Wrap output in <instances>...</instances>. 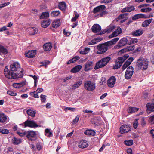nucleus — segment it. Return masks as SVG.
<instances>
[{"instance_id": "nucleus-59", "label": "nucleus", "mask_w": 154, "mask_h": 154, "mask_svg": "<svg viewBox=\"0 0 154 154\" xmlns=\"http://www.w3.org/2000/svg\"><path fill=\"white\" fill-rule=\"evenodd\" d=\"M46 96L44 95H41L40 98H41V101L42 102H45L46 100Z\"/></svg>"}, {"instance_id": "nucleus-19", "label": "nucleus", "mask_w": 154, "mask_h": 154, "mask_svg": "<svg viewBox=\"0 0 154 154\" xmlns=\"http://www.w3.org/2000/svg\"><path fill=\"white\" fill-rule=\"evenodd\" d=\"M127 15L126 14H123L119 15L118 18L117 20H120L121 23H122L126 21L127 19Z\"/></svg>"}, {"instance_id": "nucleus-20", "label": "nucleus", "mask_w": 154, "mask_h": 154, "mask_svg": "<svg viewBox=\"0 0 154 154\" xmlns=\"http://www.w3.org/2000/svg\"><path fill=\"white\" fill-rule=\"evenodd\" d=\"M35 50H32L29 51L27 53L25 54V56L29 58H32L36 54Z\"/></svg>"}, {"instance_id": "nucleus-34", "label": "nucleus", "mask_w": 154, "mask_h": 154, "mask_svg": "<svg viewBox=\"0 0 154 154\" xmlns=\"http://www.w3.org/2000/svg\"><path fill=\"white\" fill-rule=\"evenodd\" d=\"M139 109L135 107H129L127 109L128 113H132L138 111Z\"/></svg>"}, {"instance_id": "nucleus-45", "label": "nucleus", "mask_w": 154, "mask_h": 154, "mask_svg": "<svg viewBox=\"0 0 154 154\" xmlns=\"http://www.w3.org/2000/svg\"><path fill=\"white\" fill-rule=\"evenodd\" d=\"M90 50V49L89 48H85L84 49L81 51H80V53L82 54H86Z\"/></svg>"}, {"instance_id": "nucleus-22", "label": "nucleus", "mask_w": 154, "mask_h": 154, "mask_svg": "<svg viewBox=\"0 0 154 154\" xmlns=\"http://www.w3.org/2000/svg\"><path fill=\"white\" fill-rule=\"evenodd\" d=\"M105 66H106L105 64L101 60L96 63L94 69L96 70L99 68L103 67Z\"/></svg>"}, {"instance_id": "nucleus-35", "label": "nucleus", "mask_w": 154, "mask_h": 154, "mask_svg": "<svg viewBox=\"0 0 154 154\" xmlns=\"http://www.w3.org/2000/svg\"><path fill=\"white\" fill-rule=\"evenodd\" d=\"M27 113L28 115L33 117L35 116L36 114L35 110H33L31 109H29L27 110Z\"/></svg>"}, {"instance_id": "nucleus-2", "label": "nucleus", "mask_w": 154, "mask_h": 154, "mask_svg": "<svg viewBox=\"0 0 154 154\" xmlns=\"http://www.w3.org/2000/svg\"><path fill=\"white\" fill-rule=\"evenodd\" d=\"M148 61L147 60L140 58L137 60L136 66L138 69L145 70L148 68Z\"/></svg>"}, {"instance_id": "nucleus-50", "label": "nucleus", "mask_w": 154, "mask_h": 154, "mask_svg": "<svg viewBox=\"0 0 154 154\" xmlns=\"http://www.w3.org/2000/svg\"><path fill=\"white\" fill-rule=\"evenodd\" d=\"M124 143L128 146H130L133 144V140H126L124 141Z\"/></svg>"}, {"instance_id": "nucleus-46", "label": "nucleus", "mask_w": 154, "mask_h": 154, "mask_svg": "<svg viewBox=\"0 0 154 154\" xmlns=\"http://www.w3.org/2000/svg\"><path fill=\"white\" fill-rule=\"evenodd\" d=\"M49 17V14L48 12H43L42 15L40 16V19L46 18Z\"/></svg>"}, {"instance_id": "nucleus-40", "label": "nucleus", "mask_w": 154, "mask_h": 154, "mask_svg": "<svg viewBox=\"0 0 154 154\" xmlns=\"http://www.w3.org/2000/svg\"><path fill=\"white\" fill-rule=\"evenodd\" d=\"M82 84V81H78L76 83L72 85V89L75 90L79 88Z\"/></svg>"}, {"instance_id": "nucleus-62", "label": "nucleus", "mask_w": 154, "mask_h": 154, "mask_svg": "<svg viewBox=\"0 0 154 154\" xmlns=\"http://www.w3.org/2000/svg\"><path fill=\"white\" fill-rule=\"evenodd\" d=\"M27 133L25 132H17L18 134L20 136H24L26 134H27Z\"/></svg>"}, {"instance_id": "nucleus-36", "label": "nucleus", "mask_w": 154, "mask_h": 154, "mask_svg": "<svg viewBox=\"0 0 154 154\" xmlns=\"http://www.w3.org/2000/svg\"><path fill=\"white\" fill-rule=\"evenodd\" d=\"M115 28V26L113 24H110L109 25L106 29V32L108 33H110Z\"/></svg>"}, {"instance_id": "nucleus-18", "label": "nucleus", "mask_w": 154, "mask_h": 154, "mask_svg": "<svg viewBox=\"0 0 154 154\" xmlns=\"http://www.w3.org/2000/svg\"><path fill=\"white\" fill-rule=\"evenodd\" d=\"M92 31L94 33L99 32L101 30V27L98 24H95L92 27Z\"/></svg>"}, {"instance_id": "nucleus-29", "label": "nucleus", "mask_w": 154, "mask_h": 154, "mask_svg": "<svg viewBox=\"0 0 154 154\" xmlns=\"http://www.w3.org/2000/svg\"><path fill=\"white\" fill-rule=\"evenodd\" d=\"M26 84L25 82L23 81L19 83H14L13 85L14 87L15 88H19L22 87Z\"/></svg>"}, {"instance_id": "nucleus-11", "label": "nucleus", "mask_w": 154, "mask_h": 154, "mask_svg": "<svg viewBox=\"0 0 154 154\" xmlns=\"http://www.w3.org/2000/svg\"><path fill=\"white\" fill-rule=\"evenodd\" d=\"M25 127H29L31 128H35L38 127V125L34 121L27 120L24 122Z\"/></svg>"}, {"instance_id": "nucleus-49", "label": "nucleus", "mask_w": 154, "mask_h": 154, "mask_svg": "<svg viewBox=\"0 0 154 154\" xmlns=\"http://www.w3.org/2000/svg\"><path fill=\"white\" fill-rule=\"evenodd\" d=\"M148 122L151 124H154V115L149 117Z\"/></svg>"}, {"instance_id": "nucleus-3", "label": "nucleus", "mask_w": 154, "mask_h": 154, "mask_svg": "<svg viewBox=\"0 0 154 154\" xmlns=\"http://www.w3.org/2000/svg\"><path fill=\"white\" fill-rule=\"evenodd\" d=\"M109 46L107 43V42L98 45L97 47V48L98 50V51H97V53L98 54H100L106 52Z\"/></svg>"}, {"instance_id": "nucleus-24", "label": "nucleus", "mask_w": 154, "mask_h": 154, "mask_svg": "<svg viewBox=\"0 0 154 154\" xmlns=\"http://www.w3.org/2000/svg\"><path fill=\"white\" fill-rule=\"evenodd\" d=\"M30 35H33L37 33L38 31L37 29L35 27H29L28 29Z\"/></svg>"}, {"instance_id": "nucleus-57", "label": "nucleus", "mask_w": 154, "mask_h": 154, "mask_svg": "<svg viewBox=\"0 0 154 154\" xmlns=\"http://www.w3.org/2000/svg\"><path fill=\"white\" fill-rule=\"evenodd\" d=\"M135 48V47L134 45L133 46H128L126 48L128 51H130L132 50H133Z\"/></svg>"}, {"instance_id": "nucleus-58", "label": "nucleus", "mask_w": 154, "mask_h": 154, "mask_svg": "<svg viewBox=\"0 0 154 154\" xmlns=\"http://www.w3.org/2000/svg\"><path fill=\"white\" fill-rule=\"evenodd\" d=\"M36 92V91L31 92L30 93V94L31 95H32V96L35 98H39V97L38 95L35 93Z\"/></svg>"}, {"instance_id": "nucleus-1", "label": "nucleus", "mask_w": 154, "mask_h": 154, "mask_svg": "<svg viewBox=\"0 0 154 154\" xmlns=\"http://www.w3.org/2000/svg\"><path fill=\"white\" fill-rule=\"evenodd\" d=\"M23 70L21 69L20 72L18 73H16L12 71H9L8 68L6 66L4 69V74L6 77L8 79H16L22 77L23 75Z\"/></svg>"}, {"instance_id": "nucleus-60", "label": "nucleus", "mask_w": 154, "mask_h": 154, "mask_svg": "<svg viewBox=\"0 0 154 154\" xmlns=\"http://www.w3.org/2000/svg\"><path fill=\"white\" fill-rule=\"evenodd\" d=\"M79 116H77L75 119H74L73 121V122L74 124H75L76 123L79 121Z\"/></svg>"}, {"instance_id": "nucleus-4", "label": "nucleus", "mask_w": 154, "mask_h": 154, "mask_svg": "<svg viewBox=\"0 0 154 154\" xmlns=\"http://www.w3.org/2000/svg\"><path fill=\"white\" fill-rule=\"evenodd\" d=\"M105 8V6L104 5H100L94 8L93 10V12L94 14L100 13L97 15L98 17H102L106 14V12L104 11Z\"/></svg>"}, {"instance_id": "nucleus-43", "label": "nucleus", "mask_w": 154, "mask_h": 154, "mask_svg": "<svg viewBox=\"0 0 154 154\" xmlns=\"http://www.w3.org/2000/svg\"><path fill=\"white\" fill-rule=\"evenodd\" d=\"M102 39L101 38H97L95 39H94L92 40L91 42H90L88 43L89 45H92L93 44H95L97 43V42L100 41V40H101Z\"/></svg>"}, {"instance_id": "nucleus-61", "label": "nucleus", "mask_w": 154, "mask_h": 154, "mask_svg": "<svg viewBox=\"0 0 154 154\" xmlns=\"http://www.w3.org/2000/svg\"><path fill=\"white\" fill-rule=\"evenodd\" d=\"M128 12H131L132 11L134 10L135 9V8L133 6H131L127 7Z\"/></svg>"}, {"instance_id": "nucleus-30", "label": "nucleus", "mask_w": 154, "mask_h": 154, "mask_svg": "<svg viewBox=\"0 0 154 154\" xmlns=\"http://www.w3.org/2000/svg\"><path fill=\"white\" fill-rule=\"evenodd\" d=\"M60 24V22L59 19L54 20L52 23V26L54 28H57Z\"/></svg>"}, {"instance_id": "nucleus-9", "label": "nucleus", "mask_w": 154, "mask_h": 154, "mask_svg": "<svg viewBox=\"0 0 154 154\" xmlns=\"http://www.w3.org/2000/svg\"><path fill=\"white\" fill-rule=\"evenodd\" d=\"M10 68L11 71L13 72L17 71L21 69L20 65L17 62H14L12 63L10 65Z\"/></svg>"}, {"instance_id": "nucleus-13", "label": "nucleus", "mask_w": 154, "mask_h": 154, "mask_svg": "<svg viewBox=\"0 0 154 154\" xmlns=\"http://www.w3.org/2000/svg\"><path fill=\"white\" fill-rule=\"evenodd\" d=\"M120 132L121 134L128 132L131 130L130 126L128 125H122L120 128Z\"/></svg>"}, {"instance_id": "nucleus-44", "label": "nucleus", "mask_w": 154, "mask_h": 154, "mask_svg": "<svg viewBox=\"0 0 154 154\" xmlns=\"http://www.w3.org/2000/svg\"><path fill=\"white\" fill-rule=\"evenodd\" d=\"M111 59V58L109 57H106L103 58L101 59L102 61L106 65L107 63Z\"/></svg>"}, {"instance_id": "nucleus-41", "label": "nucleus", "mask_w": 154, "mask_h": 154, "mask_svg": "<svg viewBox=\"0 0 154 154\" xmlns=\"http://www.w3.org/2000/svg\"><path fill=\"white\" fill-rule=\"evenodd\" d=\"M127 38L130 41L128 42L129 44H135L138 42V39L137 38H131L129 37H127Z\"/></svg>"}, {"instance_id": "nucleus-47", "label": "nucleus", "mask_w": 154, "mask_h": 154, "mask_svg": "<svg viewBox=\"0 0 154 154\" xmlns=\"http://www.w3.org/2000/svg\"><path fill=\"white\" fill-rule=\"evenodd\" d=\"M60 13L59 11H53L51 12V15L53 17H56L58 16L60 14Z\"/></svg>"}, {"instance_id": "nucleus-12", "label": "nucleus", "mask_w": 154, "mask_h": 154, "mask_svg": "<svg viewBox=\"0 0 154 154\" xmlns=\"http://www.w3.org/2000/svg\"><path fill=\"white\" fill-rule=\"evenodd\" d=\"M116 79L114 76H112L110 77L107 81V85L110 88L113 87L116 83Z\"/></svg>"}, {"instance_id": "nucleus-8", "label": "nucleus", "mask_w": 154, "mask_h": 154, "mask_svg": "<svg viewBox=\"0 0 154 154\" xmlns=\"http://www.w3.org/2000/svg\"><path fill=\"white\" fill-rule=\"evenodd\" d=\"M128 38H122L119 42L118 44L115 46V48L119 49L125 46L127 43Z\"/></svg>"}, {"instance_id": "nucleus-64", "label": "nucleus", "mask_w": 154, "mask_h": 154, "mask_svg": "<svg viewBox=\"0 0 154 154\" xmlns=\"http://www.w3.org/2000/svg\"><path fill=\"white\" fill-rule=\"evenodd\" d=\"M10 4V2L5 3L0 5V8L4 7Z\"/></svg>"}, {"instance_id": "nucleus-31", "label": "nucleus", "mask_w": 154, "mask_h": 154, "mask_svg": "<svg viewBox=\"0 0 154 154\" xmlns=\"http://www.w3.org/2000/svg\"><path fill=\"white\" fill-rule=\"evenodd\" d=\"M84 134L86 135L94 136L95 135L96 133L94 130L90 129L86 130L84 132Z\"/></svg>"}, {"instance_id": "nucleus-54", "label": "nucleus", "mask_w": 154, "mask_h": 154, "mask_svg": "<svg viewBox=\"0 0 154 154\" xmlns=\"http://www.w3.org/2000/svg\"><path fill=\"white\" fill-rule=\"evenodd\" d=\"M0 132L3 134H7L8 133L9 131L5 129L1 128L0 129Z\"/></svg>"}, {"instance_id": "nucleus-16", "label": "nucleus", "mask_w": 154, "mask_h": 154, "mask_svg": "<svg viewBox=\"0 0 154 154\" xmlns=\"http://www.w3.org/2000/svg\"><path fill=\"white\" fill-rule=\"evenodd\" d=\"M122 30L119 27H118L117 29L112 34L109 36V38H112L113 37H116L119 35V34L122 33Z\"/></svg>"}, {"instance_id": "nucleus-33", "label": "nucleus", "mask_w": 154, "mask_h": 154, "mask_svg": "<svg viewBox=\"0 0 154 154\" xmlns=\"http://www.w3.org/2000/svg\"><path fill=\"white\" fill-rule=\"evenodd\" d=\"M82 68V66L81 65H77L71 69V72L73 73H76L79 71Z\"/></svg>"}, {"instance_id": "nucleus-7", "label": "nucleus", "mask_w": 154, "mask_h": 154, "mask_svg": "<svg viewBox=\"0 0 154 154\" xmlns=\"http://www.w3.org/2000/svg\"><path fill=\"white\" fill-rule=\"evenodd\" d=\"M27 133V137L29 140L34 141L36 140L37 137L35 132L32 131H28Z\"/></svg>"}, {"instance_id": "nucleus-63", "label": "nucleus", "mask_w": 154, "mask_h": 154, "mask_svg": "<svg viewBox=\"0 0 154 154\" xmlns=\"http://www.w3.org/2000/svg\"><path fill=\"white\" fill-rule=\"evenodd\" d=\"M80 58V57L78 56H76L74 57L72 59L73 63L75 62L77 60H79Z\"/></svg>"}, {"instance_id": "nucleus-52", "label": "nucleus", "mask_w": 154, "mask_h": 154, "mask_svg": "<svg viewBox=\"0 0 154 154\" xmlns=\"http://www.w3.org/2000/svg\"><path fill=\"white\" fill-rule=\"evenodd\" d=\"M79 17V14L76 13L75 14L74 17L72 19L71 21L72 22L76 21V20L78 19Z\"/></svg>"}, {"instance_id": "nucleus-37", "label": "nucleus", "mask_w": 154, "mask_h": 154, "mask_svg": "<svg viewBox=\"0 0 154 154\" xmlns=\"http://www.w3.org/2000/svg\"><path fill=\"white\" fill-rule=\"evenodd\" d=\"M152 20V19L151 18L145 20L142 24V26L144 27H147L151 23Z\"/></svg>"}, {"instance_id": "nucleus-38", "label": "nucleus", "mask_w": 154, "mask_h": 154, "mask_svg": "<svg viewBox=\"0 0 154 154\" xmlns=\"http://www.w3.org/2000/svg\"><path fill=\"white\" fill-rule=\"evenodd\" d=\"M118 37L116 38L112 39L111 40L107 42V43L108 44L109 46L115 44L119 40Z\"/></svg>"}, {"instance_id": "nucleus-32", "label": "nucleus", "mask_w": 154, "mask_h": 154, "mask_svg": "<svg viewBox=\"0 0 154 154\" xmlns=\"http://www.w3.org/2000/svg\"><path fill=\"white\" fill-rule=\"evenodd\" d=\"M128 57L127 55H126L122 57H120L118 58V59L116 61L122 65V63Z\"/></svg>"}, {"instance_id": "nucleus-28", "label": "nucleus", "mask_w": 154, "mask_h": 154, "mask_svg": "<svg viewBox=\"0 0 154 154\" xmlns=\"http://www.w3.org/2000/svg\"><path fill=\"white\" fill-rule=\"evenodd\" d=\"M8 53L7 50L2 46L0 45V54L5 56Z\"/></svg>"}, {"instance_id": "nucleus-27", "label": "nucleus", "mask_w": 154, "mask_h": 154, "mask_svg": "<svg viewBox=\"0 0 154 154\" xmlns=\"http://www.w3.org/2000/svg\"><path fill=\"white\" fill-rule=\"evenodd\" d=\"M143 33V30L139 29L132 32V35L135 36H138L141 35Z\"/></svg>"}, {"instance_id": "nucleus-21", "label": "nucleus", "mask_w": 154, "mask_h": 154, "mask_svg": "<svg viewBox=\"0 0 154 154\" xmlns=\"http://www.w3.org/2000/svg\"><path fill=\"white\" fill-rule=\"evenodd\" d=\"M133 60V58L131 57L129 58L125 62L122 67V69L125 70L129 65H130Z\"/></svg>"}, {"instance_id": "nucleus-6", "label": "nucleus", "mask_w": 154, "mask_h": 154, "mask_svg": "<svg viewBox=\"0 0 154 154\" xmlns=\"http://www.w3.org/2000/svg\"><path fill=\"white\" fill-rule=\"evenodd\" d=\"M134 72V68L132 66H129L126 70L125 75L126 79H129L132 76Z\"/></svg>"}, {"instance_id": "nucleus-39", "label": "nucleus", "mask_w": 154, "mask_h": 154, "mask_svg": "<svg viewBox=\"0 0 154 154\" xmlns=\"http://www.w3.org/2000/svg\"><path fill=\"white\" fill-rule=\"evenodd\" d=\"M59 7L61 10H64L66 8V4L64 2H60L59 4Z\"/></svg>"}, {"instance_id": "nucleus-17", "label": "nucleus", "mask_w": 154, "mask_h": 154, "mask_svg": "<svg viewBox=\"0 0 154 154\" xmlns=\"http://www.w3.org/2000/svg\"><path fill=\"white\" fill-rule=\"evenodd\" d=\"M147 112L149 113L154 111V104L149 103L146 105Z\"/></svg>"}, {"instance_id": "nucleus-23", "label": "nucleus", "mask_w": 154, "mask_h": 154, "mask_svg": "<svg viewBox=\"0 0 154 154\" xmlns=\"http://www.w3.org/2000/svg\"><path fill=\"white\" fill-rule=\"evenodd\" d=\"M8 119V116L5 114L0 113V122L2 123H5Z\"/></svg>"}, {"instance_id": "nucleus-51", "label": "nucleus", "mask_w": 154, "mask_h": 154, "mask_svg": "<svg viewBox=\"0 0 154 154\" xmlns=\"http://www.w3.org/2000/svg\"><path fill=\"white\" fill-rule=\"evenodd\" d=\"M117 61H116L115 65L113 66V69H116L120 68L122 65L121 64L119 63Z\"/></svg>"}, {"instance_id": "nucleus-55", "label": "nucleus", "mask_w": 154, "mask_h": 154, "mask_svg": "<svg viewBox=\"0 0 154 154\" xmlns=\"http://www.w3.org/2000/svg\"><path fill=\"white\" fill-rule=\"evenodd\" d=\"M7 93L11 96H16L17 95V94L15 92L9 90L7 91Z\"/></svg>"}, {"instance_id": "nucleus-48", "label": "nucleus", "mask_w": 154, "mask_h": 154, "mask_svg": "<svg viewBox=\"0 0 154 154\" xmlns=\"http://www.w3.org/2000/svg\"><path fill=\"white\" fill-rule=\"evenodd\" d=\"M13 143L16 144H18L21 142V140L20 139H17L15 137L12 139Z\"/></svg>"}, {"instance_id": "nucleus-15", "label": "nucleus", "mask_w": 154, "mask_h": 154, "mask_svg": "<svg viewBox=\"0 0 154 154\" xmlns=\"http://www.w3.org/2000/svg\"><path fill=\"white\" fill-rule=\"evenodd\" d=\"M89 145L88 143L86 140H81L78 145L79 147L81 148H84L87 147Z\"/></svg>"}, {"instance_id": "nucleus-56", "label": "nucleus", "mask_w": 154, "mask_h": 154, "mask_svg": "<svg viewBox=\"0 0 154 154\" xmlns=\"http://www.w3.org/2000/svg\"><path fill=\"white\" fill-rule=\"evenodd\" d=\"M138 119H136L135 120L133 123L134 128L136 129L138 125Z\"/></svg>"}, {"instance_id": "nucleus-25", "label": "nucleus", "mask_w": 154, "mask_h": 154, "mask_svg": "<svg viewBox=\"0 0 154 154\" xmlns=\"http://www.w3.org/2000/svg\"><path fill=\"white\" fill-rule=\"evenodd\" d=\"M50 24V21L48 19H45L42 21V26L44 28L47 27Z\"/></svg>"}, {"instance_id": "nucleus-5", "label": "nucleus", "mask_w": 154, "mask_h": 154, "mask_svg": "<svg viewBox=\"0 0 154 154\" xmlns=\"http://www.w3.org/2000/svg\"><path fill=\"white\" fill-rule=\"evenodd\" d=\"M84 86L85 89L89 91H93L95 88V83L90 81H85Z\"/></svg>"}, {"instance_id": "nucleus-42", "label": "nucleus", "mask_w": 154, "mask_h": 154, "mask_svg": "<svg viewBox=\"0 0 154 154\" xmlns=\"http://www.w3.org/2000/svg\"><path fill=\"white\" fill-rule=\"evenodd\" d=\"M145 17V15L143 14H139L134 15L132 17V19L135 20L139 18H143Z\"/></svg>"}, {"instance_id": "nucleus-14", "label": "nucleus", "mask_w": 154, "mask_h": 154, "mask_svg": "<svg viewBox=\"0 0 154 154\" xmlns=\"http://www.w3.org/2000/svg\"><path fill=\"white\" fill-rule=\"evenodd\" d=\"M93 62L88 61L85 64L84 70L85 71H88L93 68Z\"/></svg>"}, {"instance_id": "nucleus-53", "label": "nucleus", "mask_w": 154, "mask_h": 154, "mask_svg": "<svg viewBox=\"0 0 154 154\" xmlns=\"http://www.w3.org/2000/svg\"><path fill=\"white\" fill-rule=\"evenodd\" d=\"M68 110L71 111H74L75 110V109L74 108L66 107L64 109V110L67 112Z\"/></svg>"}, {"instance_id": "nucleus-26", "label": "nucleus", "mask_w": 154, "mask_h": 154, "mask_svg": "<svg viewBox=\"0 0 154 154\" xmlns=\"http://www.w3.org/2000/svg\"><path fill=\"white\" fill-rule=\"evenodd\" d=\"M52 48V45L50 43H46L43 46V48L45 51H50Z\"/></svg>"}, {"instance_id": "nucleus-10", "label": "nucleus", "mask_w": 154, "mask_h": 154, "mask_svg": "<svg viewBox=\"0 0 154 154\" xmlns=\"http://www.w3.org/2000/svg\"><path fill=\"white\" fill-rule=\"evenodd\" d=\"M149 5L148 4H141L138 6V8H142L140 11L143 12H147L150 11L152 10L151 8L149 7H147V6Z\"/></svg>"}]
</instances>
